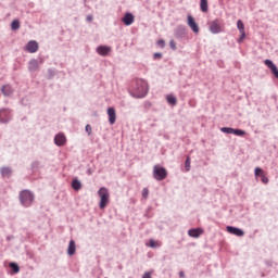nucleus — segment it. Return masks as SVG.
I'll return each instance as SVG.
<instances>
[{"label": "nucleus", "instance_id": "aec40b11", "mask_svg": "<svg viewBox=\"0 0 278 278\" xmlns=\"http://www.w3.org/2000/svg\"><path fill=\"white\" fill-rule=\"evenodd\" d=\"M1 90H2V93L4 94V97H10L14 92V89L10 85L3 86L1 88Z\"/></svg>", "mask_w": 278, "mask_h": 278}, {"label": "nucleus", "instance_id": "6ab92c4d", "mask_svg": "<svg viewBox=\"0 0 278 278\" xmlns=\"http://www.w3.org/2000/svg\"><path fill=\"white\" fill-rule=\"evenodd\" d=\"M76 250H77V247L75 245V240H71L67 248V255L73 256Z\"/></svg>", "mask_w": 278, "mask_h": 278}, {"label": "nucleus", "instance_id": "7ed1b4c3", "mask_svg": "<svg viewBox=\"0 0 278 278\" xmlns=\"http://www.w3.org/2000/svg\"><path fill=\"white\" fill-rule=\"evenodd\" d=\"M98 197H100V210H105V207H108L110 204V190H108L105 187L100 188L98 191Z\"/></svg>", "mask_w": 278, "mask_h": 278}, {"label": "nucleus", "instance_id": "20e7f679", "mask_svg": "<svg viewBox=\"0 0 278 278\" xmlns=\"http://www.w3.org/2000/svg\"><path fill=\"white\" fill-rule=\"evenodd\" d=\"M153 177L156 179V181H164V179L168 177V172H166V168L155 165L153 167Z\"/></svg>", "mask_w": 278, "mask_h": 278}, {"label": "nucleus", "instance_id": "1a4fd4ad", "mask_svg": "<svg viewBox=\"0 0 278 278\" xmlns=\"http://www.w3.org/2000/svg\"><path fill=\"white\" fill-rule=\"evenodd\" d=\"M226 231H228V233H231L232 236H238L239 238H242V236H244V230L236 228L233 226H227Z\"/></svg>", "mask_w": 278, "mask_h": 278}, {"label": "nucleus", "instance_id": "58836bf2", "mask_svg": "<svg viewBox=\"0 0 278 278\" xmlns=\"http://www.w3.org/2000/svg\"><path fill=\"white\" fill-rule=\"evenodd\" d=\"M88 23H92V15H87Z\"/></svg>", "mask_w": 278, "mask_h": 278}, {"label": "nucleus", "instance_id": "e433bc0d", "mask_svg": "<svg viewBox=\"0 0 278 278\" xmlns=\"http://www.w3.org/2000/svg\"><path fill=\"white\" fill-rule=\"evenodd\" d=\"M245 36H247V34H245L244 30H243V34H241V37H240V39H239V42H242V40H244Z\"/></svg>", "mask_w": 278, "mask_h": 278}, {"label": "nucleus", "instance_id": "4be33fe9", "mask_svg": "<svg viewBox=\"0 0 278 278\" xmlns=\"http://www.w3.org/2000/svg\"><path fill=\"white\" fill-rule=\"evenodd\" d=\"M200 10L204 13L208 12L207 0H200Z\"/></svg>", "mask_w": 278, "mask_h": 278}, {"label": "nucleus", "instance_id": "bb28decb", "mask_svg": "<svg viewBox=\"0 0 278 278\" xmlns=\"http://www.w3.org/2000/svg\"><path fill=\"white\" fill-rule=\"evenodd\" d=\"M237 27H238L240 34L244 35V23L241 20H238Z\"/></svg>", "mask_w": 278, "mask_h": 278}, {"label": "nucleus", "instance_id": "a211bd4d", "mask_svg": "<svg viewBox=\"0 0 278 278\" xmlns=\"http://www.w3.org/2000/svg\"><path fill=\"white\" fill-rule=\"evenodd\" d=\"M110 51H112L111 47L99 46L97 48V53H99V55H108V53H110Z\"/></svg>", "mask_w": 278, "mask_h": 278}, {"label": "nucleus", "instance_id": "f704fd0d", "mask_svg": "<svg viewBox=\"0 0 278 278\" xmlns=\"http://www.w3.org/2000/svg\"><path fill=\"white\" fill-rule=\"evenodd\" d=\"M142 197H143V199H149V189L148 188H143Z\"/></svg>", "mask_w": 278, "mask_h": 278}, {"label": "nucleus", "instance_id": "b1692460", "mask_svg": "<svg viewBox=\"0 0 278 278\" xmlns=\"http://www.w3.org/2000/svg\"><path fill=\"white\" fill-rule=\"evenodd\" d=\"M167 99V103H169V105H177V98H175V96L169 94L166 97Z\"/></svg>", "mask_w": 278, "mask_h": 278}, {"label": "nucleus", "instance_id": "473e14b6", "mask_svg": "<svg viewBox=\"0 0 278 278\" xmlns=\"http://www.w3.org/2000/svg\"><path fill=\"white\" fill-rule=\"evenodd\" d=\"M157 47H161V49H164V47H166V42L164 41V39H160L157 42H156Z\"/></svg>", "mask_w": 278, "mask_h": 278}, {"label": "nucleus", "instance_id": "c756f323", "mask_svg": "<svg viewBox=\"0 0 278 278\" xmlns=\"http://www.w3.org/2000/svg\"><path fill=\"white\" fill-rule=\"evenodd\" d=\"M10 268H12L13 273H18L21 270L16 263H10Z\"/></svg>", "mask_w": 278, "mask_h": 278}, {"label": "nucleus", "instance_id": "2eb2a0df", "mask_svg": "<svg viewBox=\"0 0 278 278\" xmlns=\"http://www.w3.org/2000/svg\"><path fill=\"white\" fill-rule=\"evenodd\" d=\"M54 142L58 147H64V144H66V137L62 134H59L54 137Z\"/></svg>", "mask_w": 278, "mask_h": 278}, {"label": "nucleus", "instance_id": "f03ea898", "mask_svg": "<svg viewBox=\"0 0 278 278\" xmlns=\"http://www.w3.org/2000/svg\"><path fill=\"white\" fill-rule=\"evenodd\" d=\"M35 195L29 190H22L20 192V203L24 207H30V205L34 203Z\"/></svg>", "mask_w": 278, "mask_h": 278}, {"label": "nucleus", "instance_id": "c85d7f7f", "mask_svg": "<svg viewBox=\"0 0 278 278\" xmlns=\"http://www.w3.org/2000/svg\"><path fill=\"white\" fill-rule=\"evenodd\" d=\"M220 131L223 134H233V128H231V127H222Z\"/></svg>", "mask_w": 278, "mask_h": 278}, {"label": "nucleus", "instance_id": "9d476101", "mask_svg": "<svg viewBox=\"0 0 278 278\" xmlns=\"http://www.w3.org/2000/svg\"><path fill=\"white\" fill-rule=\"evenodd\" d=\"M25 49L28 53H36V51H38V42L31 40L26 45Z\"/></svg>", "mask_w": 278, "mask_h": 278}, {"label": "nucleus", "instance_id": "a878e982", "mask_svg": "<svg viewBox=\"0 0 278 278\" xmlns=\"http://www.w3.org/2000/svg\"><path fill=\"white\" fill-rule=\"evenodd\" d=\"M21 28V22H18V20H14L11 24V29H13V31H16V29Z\"/></svg>", "mask_w": 278, "mask_h": 278}, {"label": "nucleus", "instance_id": "ea45409f", "mask_svg": "<svg viewBox=\"0 0 278 278\" xmlns=\"http://www.w3.org/2000/svg\"><path fill=\"white\" fill-rule=\"evenodd\" d=\"M179 277H185L184 271H180V273H179Z\"/></svg>", "mask_w": 278, "mask_h": 278}, {"label": "nucleus", "instance_id": "ddd939ff", "mask_svg": "<svg viewBox=\"0 0 278 278\" xmlns=\"http://www.w3.org/2000/svg\"><path fill=\"white\" fill-rule=\"evenodd\" d=\"M264 64H266L270 68L273 75H275V77L278 79V68H277V65H275V63H273V61H270L268 59L264 61Z\"/></svg>", "mask_w": 278, "mask_h": 278}, {"label": "nucleus", "instance_id": "dca6fc26", "mask_svg": "<svg viewBox=\"0 0 278 278\" xmlns=\"http://www.w3.org/2000/svg\"><path fill=\"white\" fill-rule=\"evenodd\" d=\"M203 233V229L201 228H193L188 230V236H190V238H200Z\"/></svg>", "mask_w": 278, "mask_h": 278}, {"label": "nucleus", "instance_id": "4c0bfd02", "mask_svg": "<svg viewBox=\"0 0 278 278\" xmlns=\"http://www.w3.org/2000/svg\"><path fill=\"white\" fill-rule=\"evenodd\" d=\"M142 278H151V273H149V271L144 273Z\"/></svg>", "mask_w": 278, "mask_h": 278}, {"label": "nucleus", "instance_id": "423d86ee", "mask_svg": "<svg viewBox=\"0 0 278 278\" xmlns=\"http://www.w3.org/2000/svg\"><path fill=\"white\" fill-rule=\"evenodd\" d=\"M12 121V111L10 109L0 110V123H10Z\"/></svg>", "mask_w": 278, "mask_h": 278}, {"label": "nucleus", "instance_id": "9b49d317", "mask_svg": "<svg viewBox=\"0 0 278 278\" xmlns=\"http://www.w3.org/2000/svg\"><path fill=\"white\" fill-rule=\"evenodd\" d=\"M108 116L110 125H114V123H116V110L114 108H109Z\"/></svg>", "mask_w": 278, "mask_h": 278}, {"label": "nucleus", "instance_id": "5701e85b", "mask_svg": "<svg viewBox=\"0 0 278 278\" xmlns=\"http://www.w3.org/2000/svg\"><path fill=\"white\" fill-rule=\"evenodd\" d=\"M72 188L73 190H76V192L81 190V181H79L78 179H74L72 181Z\"/></svg>", "mask_w": 278, "mask_h": 278}, {"label": "nucleus", "instance_id": "f3484780", "mask_svg": "<svg viewBox=\"0 0 278 278\" xmlns=\"http://www.w3.org/2000/svg\"><path fill=\"white\" fill-rule=\"evenodd\" d=\"M134 18H135L134 14L126 13L124 15V17L122 18V21H123L124 25L129 26V25H134Z\"/></svg>", "mask_w": 278, "mask_h": 278}, {"label": "nucleus", "instance_id": "f257e3e1", "mask_svg": "<svg viewBox=\"0 0 278 278\" xmlns=\"http://www.w3.org/2000/svg\"><path fill=\"white\" fill-rule=\"evenodd\" d=\"M149 93V84L142 78H136L132 80L130 96L135 99H144V96Z\"/></svg>", "mask_w": 278, "mask_h": 278}, {"label": "nucleus", "instance_id": "412c9836", "mask_svg": "<svg viewBox=\"0 0 278 278\" xmlns=\"http://www.w3.org/2000/svg\"><path fill=\"white\" fill-rule=\"evenodd\" d=\"M0 173H1L2 177H10L12 175V168H10V167H2L0 169Z\"/></svg>", "mask_w": 278, "mask_h": 278}, {"label": "nucleus", "instance_id": "39448f33", "mask_svg": "<svg viewBox=\"0 0 278 278\" xmlns=\"http://www.w3.org/2000/svg\"><path fill=\"white\" fill-rule=\"evenodd\" d=\"M208 29L211 34H220V31H223V24L220 23V20L210 22Z\"/></svg>", "mask_w": 278, "mask_h": 278}, {"label": "nucleus", "instance_id": "393cba45", "mask_svg": "<svg viewBox=\"0 0 278 278\" xmlns=\"http://www.w3.org/2000/svg\"><path fill=\"white\" fill-rule=\"evenodd\" d=\"M149 247L151 249H157V248L162 247V244L160 242L153 240V239H150L149 240Z\"/></svg>", "mask_w": 278, "mask_h": 278}, {"label": "nucleus", "instance_id": "6e6552de", "mask_svg": "<svg viewBox=\"0 0 278 278\" xmlns=\"http://www.w3.org/2000/svg\"><path fill=\"white\" fill-rule=\"evenodd\" d=\"M254 175L255 177H261V181L262 184H268V177H266V174L264 173V169H262L261 167H256L254 169Z\"/></svg>", "mask_w": 278, "mask_h": 278}, {"label": "nucleus", "instance_id": "f8f14e48", "mask_svg": "<svg viewBox=\"0 0 278 278\" xmlns=\"http://www.w3.org/2000/svg\"><path fill=\"white\" fill-rule=\"evenodd\" d=\"M264 64H266L270 68L273 75H275V77L278 79V68H277V65H275V63H273V61H270L268 59L264 61Z\"/></svg>", "mask_w": 278, "mask_h": 278}, {"label": "nucleus", "instance_id": "72a5a7b5", "mask_svg": "<svg viewBox=\"0 0 278 278\" xmlns=\"http://www.w3.org/2000/svg\"><path fill=\"white\" fill-rule=\"evenodd\" d=\"M169 47H170V49H173V51H177V43H175V40H170L169 41Z\"/></svg>", "mask_w": 278, "mask_h": 278}, {"label": "nucleus", "instance_id": "cd10ccee", "mask_svg": "<svg viewBox=\"0 0 278 278\" xmlns=\"http://www.w3.org/2000/svg\"><path fill=\"white\" fill-rule=\"evenodd\" d=\"M235 136H247V131L242 130V129H236L233 128V132Z\"/></svg>", "mask_w": 278, "mask_h": 278}, {"label": "nucleus", "instance_id": "2f4dec72", "mask_svg": "<svg viewBox=\"0 0 278 278\" xmlns=\"http://www.w3.org/2000/svg\"><path fill=\"white\" fill-rule=\"evenodd\" d=\"M185 168L187 172L190 170V156H187V159H186Z\"/></svg>", "mask_w": 278, "mask_h": 278}, {"label": "nucleus", "instance_id": "c9c22d12", "mask_svg": "<svg viewBox=\"0 0 278 278\" xmlns=\"http://www.w3.org/2000/svg\"><path fill=\"white\" fill-rule=\"evenodd\" d=\"M161 58H162V53L160 52L154 53V60H161Z\"/></svg>", "mask_w": 278, "mask_h": 278}, {"label": "nucleus", "instance_id": "0eeeda50", "mask_svg": "<svg viewBox=\"0 0 278 278\" xmlns=\"http://www.w3.org/2000/svg\"><path fill=\"white\" fill-rule=\"evenodd\" d=\"M187 24L193 34H199V24H197V22L194 21V17H192V15L187 16Z\"/></svg>", "mask_w": 278, "mask_h": 278}, {"label": "nucleus", "instance_id": "4468645a", "mask_svg": "<svg viewBox=\"0 0 278 278\" xmlns=\"http://www.w3.org/2000/svg\"><path fill=\"white\" fill-rule=\"evenodd\" d=\"M38 68H40V63L38 62V60H30L28 63V71H30V73H34L35 71H38Z\"/></svg>", "mask_w": 278, "mask_h": 278}, {"label": "nucleus", "instance_id": "7c9ffc66", "mask_svg": "<svg viewBox=\"0 0 278 278\" xmlns=\"http://www.w3.org/2000/svg\"><path fill=\"white\" fill-rule=\"evenodd\" d=\"M86 132L88 134V136H92V126H90L89 124L86 125L85 127Z\"/></svg>", "mask_w": 278, "mask_h": 278}]
</instances>
